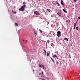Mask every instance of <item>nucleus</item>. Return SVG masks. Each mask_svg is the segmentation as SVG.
Listing matches in <instances>:
<instances>
[{
	"label": "nucleus",
	"mask_w": 80,
	"mask_h": 80,
	"mask_svg": "<svg viewBox=\"0 0 80 80\" xmlns=\"http://www.w3.org/2000/svg\"><path fill=\"white\" fill-rule=\"evenodd\" d=\"M25 7H26V5H23L19 8V11H22V12H23V11H24V10H25Z\"/></svg>",
	"instance_id": "obj_1"
},
{
	"label": "nucleus",
	"mask_w": 80,
	"mask_h": 80,
	"mask_svg": "<svg viewBox=\"0 0 80 80\" xmlns=\"http://www.w3.org/2000/svg\"><path fill=\"white\" fill-rule=\"evenodd\" d=\"M57 36L58 37H60L61 36V32L59 31L57 32Z\"/></svg>",
	"instance_id": "obj_2"
},
{
	"label": "nucleus",
	"mask_w": 80,
	"mask_h": 80,
	"mask_svg": "<svg viewBox=\"0 0 80 80\" xmlns=\"http://www.w3.org/2000/svg\"><path fill=\"white\" fill-rule=\"evenodd\" d=\"M34 14H36V15H40V12H38V11H35L34 12Z\"/></svg>",
	"instance_id": "obj_3"
},
{
	"label": "nucleus",
	"mask_w": 80,
	"mask_h": 80,
	"mask_svg": "<svg viewBox=\"0 0 80 80\" xmlns=\"http://www.w3.org/2000/svg\"><path fill=\"white\" fill-rule=\"evenodd\" d=\"M57 14L59 15V17H62V15H61V12H58V13H57Z\"/></svg>",
	"instance_id": "obj_4"
},
{
	"label": "nucleus",
	"mask_w": 80,
	"mask_h": 80,
	"mask_svg": "<svg viewBox=\"0 0 80 80\" xmlns=\"http://www.w3.org/2000/svg\"><path fill=\"white\" fill-rule=\"evenodd\" d=\"M61 4L62 5H64V4H63V0H61Z\"/></svg>",
	"instance_id": "obj_5"
},
{
	"label": "nucleus",
	"mask_w": 80,
	"mask_h": 80,
	"mask_svg": "<svg viewBox=\"0 0 80 80\" xmlns=\"http://www.w3.org/2000/svg\"><path fill=\"white\" fill-rule=\"evenodd\" d=\"M52 57L53 58H57V56L56 55H54V56H52Z\"/></svg>",
	"instance_id": "obj_6"
},
{
	"label": "nucleus",
	"mask_w": 80,
	"mask_h": 80,
	"mask_svg": "<svg viewBox=\"0 0 80 80\" xmlns=\"http://www.w3.org/2000/svg\"><path fill=\"white\" fill-rule=\"evenodd\" d=\"M62 10L65 12V13H67V11L65 10L64 9H62Z\"/></svg>",
	"instance_id": "obj_7"
},
{
	"label": "nucleus",
	"mask_w": 80,
	"mask_h": 80,
	"mask_svg": "<svg viewBox=\"0 0 80 80\" xmlns=\"http://www.w3.org/2000/svg\"><path fill=\"white\" fill-rule=\"evenodd\" d=\"M12 13H14V14L17 13V12H16L13 11V10H12Z\"/></svg>",
	"instance_id": "obj_8"
},
{
	"label": "nucleus",
	"mask_w": 80,
	"mask_h": 80,
	"mask_svg": "<svg viewBox=\"0 0 80 80\" xmlns=\"http://www.w3.org/2000/svg\"><path fill=\"white\" fill-rule=\"evenodd\" d=\"M64 40H66L67 41H68V39L67 38H65L64 39Z\"/></svg>",
	"instance_id": "obj_9"
},
{
	"label": "nucleus",
	"mask_w": 80,
	"mask_h": 80,
	"mask_svg": "<svg viewBox=\"0 0 80 80\" xmlns=\"http://www.w3.org/2000/svg\"><path fill=\"white\" fill-rule=\"evenodd\" d=\"M47 10H48V12H50V9H47Z\"/></svg>",
	"instance_id": "obj_10"
},
{
	"label": "nucleus",
	"mask_w": 80,
	"mask_h": 80,
	"mask_svg": "<svg viewBox=\"0 0 80 80\" xmlns=\"http://www.w3.org/2000/svg\"><path fill=\"white\" fill-rule=\"evenodd\" d=\"M15 25H16V27H17V26H18V23H15Z\"/></svg>",
	"instance_id": "obj_11"
},
{
	"label": "nucleus",
	"mask_w": 80,
	"mask_h": 80,
	"mask_svg": "<svg viewBox=\"0 0 80 80\" xmlns=\"http://www.w3.org/2000/svg\"><path fill=\"white\" fill-rule=\"evenodd\" d=\"M74 27H75L77 25V24L76 23H75L74 24Z\"/></svg>",
	"instance_id": "obj_12"
},
{
	"label": "nucleus",
	"mask_w": 80,
	"mask_h": 80,
	"mask_svg": "<svg viewBox=\"0 0 80 80\" xmlns=\"http://www.w3.org/2000/svg\"><path fill=\"white\" fill-rule=\"evenodd\" d=\"M47 56L48 57V56H50V54L48 53L47 52Z\"/></svg>",
	"instance_id": "obj_13"
},
{
	"label": "nucleus",
	"mask_w": 80,
	"mask_h": 80,
	"mask_svg": "<svg viewBox=\"0 0 80 80\" xmlns=\"http://www.w3.org/2000/svg\"><path fill=\"white\" fill-rule=\"evenodd\" d=\"M76 30H78V27H77L76 28Z\"/></svg>",
	"instance_id": "obj_14"
},
{
	"label": "nucleus",
	"mask_w": 80,
	"mask_h": 80,
	"mask_svg": "<svg viewBox=\"0 0 80 80\" xmlns=\"http://www.w3.org/2000/svg\"><path fill=\"white\" fill-rule=\"evenodd\" d=\"M50 58H51V60H52V61L53 62H54V60H53V59L51 57H50Z\"/></svg>",
	"instance_id": "obj_15"
},
{
	"label": "nucleus",
	"mask_w": 80,
	"mask_h": 80,
	"mask_svg": "<svg viewBox=\"0 0 80 80\" xmlns=\"http://www.w3.org/2000/svg\"><path fill=\"white\" fill-rule=\"evenodd\" d=\"M23 4L24 5H26V3H25V2H23Z\"/></svg>",
	"instance_id": "obj_16"
},
{
	"label": "nucleus",
	"mask_w": 80,
	"mask_h": 80,
	"mask_svg": "<svg viewBox=\"0 0 80 80\" xmlns=\"http://www.w3.org/2000/svg\"><path fill=\"white\" fill-rule=\"evenodd\" d=\"M43 51L44 52V53H45V55H46V53L47 52L46 51V50H44Z\"/></svg>",
	"instance_id": "obj_17"
},
{
	"label": "nucleus",
	"mask_w": 80,
	"mask_h": 80,
	"mask_svg": "<svg viewBox=\"0 0 80 80\" xmlns=\"http://www.w3.org/2000/svg\"><path fill=\"white\" fill-rule=\"evenodd\" d=\"M47 42L48 43H50V40H48L47 41Z\"/></svg>",
	"instance_id": "obj_18"
},
{
	"label": "nucleus",
	"mask_w": 80,
	"mask_h": 80,
	"mask_svg": "<svg viewBox=\"0 0 80 80\" xmlns=\"http://www.w3.org/2000/svg\"><path fill=\"white\" fill-rule=\"evenodd\" d=\"M41 67H42V68H44V65H42Z\"/></svg>",
	"instance_id": "obj_19"
},
{
	"label": "nucleus",
	"mask_w": 80,
	"mask_h": 80,
	"mask_svg": "<svg viewBox=\"0 0 80 80\" xmlns=\"http://www.w3.org/2000/svg\"><path fill=\"white\" fill-rule=\"evenodd\" d=\"M39 31L40 32H41V33H42V30H41V29H39Z\"/></svg>",
	"instance_id": "obj_20"
},
{
	"label": "nucleus",
	"mask_w": 80,
	"mask_h": 80,
	"mask_svg": "<svg viewBox=\"0 0 80 80\" xmlns=\"http://www.w3.org/2000/svg\"><path fill=\"white\" fill-rule=\"evenodd\" d=\"M58 5H57V6H60V4H59V3H58Z\"/></svg>",
	"instance_id": "obj_21"
},
{
	"label": "nucleus",
	"mask_w": 80,
	"mask_h": 80,
	"mask_svg": "<svg viewBox=\"0 0 80 80\" xmlns=\"http://www.w3.org/2000/svg\"><path fill=\"white\" fill-rule=\"evenodd\" d=\"M58 2L56 1V4H58Z\"/></svg>",
	"instance_id": "obj_22"
},
{
	"label": "nucleus",
	"mask_w": 80,
	"mask_h": 80,
	"mask_svg": "<svg viewBox=\"0 0 80 80\" xmlns=\"http://www.w3.org/2000/svg\"><path fill=\"white\" fill-rule=\"evenodd\" d=\"M39 67L40 68V67H42V65L40 64H39Z\"/></svg>",
	"instance_id": "obj_23"
},
{
	"label": "nucleus",
	"mask_w": 80,
	"mask_h": 80,
	"mask_svg": "<svg viewBox=\"0 0 80 80\" xmlns=\"http://www.w3.org/2000/svg\"><path fill=\"white\" fill-rule=\"evenodd\" d=\"M78 20H80V17H78Z\"/></svg>",
	"instance_id": "obj_24"
},
{
	"label": "nucleus",
	"mask_w": 80,
	"mask_h": 80,
	"mask_svg": "<svg viewBox=\"0 0 80 80\" xmlns=\"http://www.w3.org/2000/svg\"><path fill=\"white\" fill-rule=\"evenodd\" d=\"M34 33H35V34H36V35H37V33L35 32H34Z\"/></svg>",
	"instance_id": "obj_25"
},
{
	"label": "nucleus",
	"mask_w": 80,
	"mask_h": 80,
	"mask_svg": "<svg viewBox=\"0 0 80 80\" xmlns=\"http://www.w3.org/2000/svg\"><path fill=\"white\" fill-rule=\"evenodd\" d=\"M75 2H77V0H73Z\"/></svg>",
	"instance_id": "obj_26"
},
{
	"label": "nucleus",
	"mask_w": 80,
	"mask_h": 80,
	"mask_svg": "<svg viewBox=\"0 0 80 80\" xmlns=\"http://www.w3.org/2000/svg\"><path fill=\"white\" fill-rule=\"evenodd\" d=\"M39 75H42V74L41 73H40L39 74Z\"/></svg>",
	"instance_id": "obj_27"
},
{
	"label": "nucleus",
	"mask_w": 80,
	"mask_h": 80,
	"mask_svg": "<svg viewBox=\"0 0 80 80\" xmlns=\"http://www.w3.org/2000/svg\"><path fill=\"white\" fill-rule=\"evenodd\" d=\"M42 74H43V72L42 71Z\"/></svg>",
	"instance_id": "obj_28"
},
{
	"label": "nucleus",
	"mask_w": 80,
	"mask_h": 80,
	"mask_svg": "<svg viewBox=\"0 0 80 80\" xmlns=\"http://www.w3.org/2000/svg\"><path fill=\"white\" fill-rule=\"evenodd\" d=\"M25 41H26V43H27V42L28 41L27 40H26Z\"/></svg>",
	"instance_id": "obj_29"
},
{
	"label": "nucleus",
	"mask_w": 80,
	"mask_h": 80,
	"mask_svg": "<svg viewBox=\"0 0 80 80\" xmlns=\"http://www.w3.org/2000/svg\"><path fill=\"white\" fill-rule=\"evenodd\" d=\"M75 29V27H74V29Z\"/></svg>",
	"instance_id": "obj_30"
},
{
	"label": "nucleus",
	"mask_w": 80,
	"mask_h": 80,
	"mask_svg": "<svg viewBox=\"0 0 80 80\" xmlns=\"http://www.w3.org/2000/svg\"><path fill=\"white\" fill-rule=\"evenodd\" d=\"M42 80H45V79H43V78H42Z\"/></svg>",
	"instance_id": "obj_31"
},
{
	"label": "nucleus",
	"mask_w": 80,
	"mask_h": 80,
	"mask_svg": "<svg viewBox=\"0 0 80 80\" xmlns=\"http://www.w3.org/2000/svg\"><path fill=\"white\" fill-rule=\"evenodd\" d=\"M57 63L58 64V62H57Z\"/></svg>",
	"instance_id": "obj_32"
},
{
	"label": "nucleus",
	"mask_w": 80,
	"mask_h": 80,
	"mask_svg": "<svg viewBox=\"0 0 80 80\" xmlns=\"http://www.w3.org/2000/svg\"><path fill=\"white\" fill-rule=\"evenodd\" d=\"M37 37V35H36L35 36V37Z\"/></svg>",
	"instance_id": "obj_33"
},
{
	"label": "nucleus",
	"mask_w": 80,
	"mask_h": 80,
	"mask_svg": "<svg viewBox=\"0 0 80 80\" xmlns=\"http://www.w3.org/2000/svg\"><path fill=\"white\" fill-rule=\"evenodd\" d=\"M33 72H35V71L34 70H33Z\"/></svg>",
	"instance_id": "obj_34"
},
{
	"label": "nucleus",
	"mask_w": 80,
	"mask_h": 80,
	"mask_svg": "<svg viewBox=\"0 0 80 80\" xmlns=\"http://www.w3.org/2000/svg\"><path fill=\"white\" fill-rule=\"evenodd\" d=\"M24 42H25V43H26V42H26V41H24Z\"/></svg>",
	"instance_id": "obj_35"
},
{
	"label": "nucleus",
	"mask_w": 80,
	"mask_h": 80,
	"mask_svg": "<svg viewBox=\"0 0 80 80\" xmlns=\"http://www.w3.org/2000/svg\"><path fill=\"white\" fill-rule=\"evenodd\" d=\"M77 21H78V20H77L76 22V23H77Z\"/></svg>",
	"instance_id": "obj_36"
},
{
	"label": "nucleus",
	"mask_w": 80,
	"mask_h": 80,
	"mask_svg": "<svg viewBox=\"0 0 80 80\" xmlns=\"http://www.w3.org/2000/svg\"><path fill=\"white\" fill-rule=\"evenodd\" d=\"M41 70V69L39 70V71H40Z\"/></svg>",
	"instance_id": "obj_37"
},
{
	"label": "nucleus",
	"mask_w": 80,
	"mask_h": 80,
	"mask_svg": "<svg viewBox=\"0 0 80 80\" xmlns=\"http://www.w3.org/2000/svg\"><path fill=\"white\" fill-rule=\"evenodd\" d=\"M43 69H44V68H43Z\"/></svg>",
	"instance_id": "obj_38"
},
{
	"label": "nucleus",
	"mask_w": 80,
	"mask_h": 80,
	"mask_svg": "<svg viewBox=\"0 0 80 80\" xmlns=\"http://www.w3.org/2000/svg\"><path fill=\"white\" fill-rule=\"evenodd\" d=\"M30 61H31V60H30Z\"/></svg>",
	"instance_id": "obj_39"
}]
</instances>
